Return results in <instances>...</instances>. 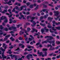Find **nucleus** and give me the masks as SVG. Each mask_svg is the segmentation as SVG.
Returning a JSON list of instances; mask_svg holds the SVG:
<instances>
[{"instance_id":"f257e3e1","label":"nucleus","mask_w":60,"mask_h":60,"mask_svg":"<svg viewBox=\"0 0 60 60\" xmlns=\"http://www.w3.org/2000/svg\"><path fill=\"white\" fill-rule=\"evenodd\" d=\"M2 51L3 52L2 54V58H6V56H4V51H5V50L4 49H3L2 48V47H1L0 49V54H1V51Z\"/></svg>"},{"instance_id":"f03ea898","label":"nucleus","mask_w":60,"mask_h":60,"mask_svg":"<svg viewBox=\"0 0 60 60\" xmlns=\"http://www.w3.org/2000/svg\"><path fill=\"white\" fill-rule=\"evenodd\" d=\"M4 19H5V20L4 21V23H7V22H8V21L7 20V18L5 16H2L1 19V20H4Z\"/></svg>"},{"instance_id":"7ed1b4c3","label":"nucleus","mask_w":60,"mask_h":60,"mask_svg":"<svg viewBox=\"0 0 60 60\" xmlns=\"http://www.w3.org/2000/svg\"><path fill=\"white\" fill-rule=\"evenodd\" d=\"M26 6L25 5L22 6L20 7V8H19V11H22L23 9V8H26Z\"/></svg>"},{"instance_id":"20e7f679","label":"nucleus","mask_w":60,"mask_h":60,"mask_svg":"<svg viewBox=\"0 0 60 60\" xmlns=\"http://www.w3.org/2000/svg\"><path fill=\"white\" fill-rule=\"evenodd\" d=\"M54 15L56 16H57V15L59 14V12L58 11H54Z\"/></svg>"},{"instance_id":"39448f33","label":"nucleus","mask_w":60,"mask_h":60,"mask_svg":"<svg viewBox=\"0 0 60 60\" xmlns=\"http://www.w3.org/2000/svg\"><path fill=\"white\" fill-rule=\"evenodd\" d=\"M30 37H31L32 38H29V41H32V40H34V38L33 37V36L31 35H30Z\"/></svg>"},{"instance_id":"423d86ee","label":"nucleus","mask_w":60,"mask_h":60,"mask_svg":"<svg viewBox=\"0 0 60 60\" xmlns=\"http://www.w3.org/2000/svg\"><path fill=\"white\" fill-rule=\"evenodd\" d=\"M53 19V18H51L50 17H48V20H49L50 22H51L52 21V19Z\"/></svg>"},{"instance_id":"0eeeda50","label":"nucleus","mask_w":60,"mask_h":60,"mask_svg":"<svg viewBox=\"0 0 60 60\" xmlns=\"http://www.w3.org/2000/svg\"><path fill=\"white\" fill-rule=\"evenodd\" d=\"M32 56H33V55L31 54H29V55H28L26 56V57L27 58V59H30V56L32 57Z\"/></svg>"},{"instance_id":"6e6552de","label":"nucleus","mask_w":60,"mask_h":60,"mask_svg":"<svg viewBox=\"0 0 60 60\" xmlns=\"http://www.w3.org/2000/svg\"><path fill=\"white\" fill-rule=\"evenodd\" d=\"M2 3L3 4H11V1L10 0H9V2L7 3V2H2Z\"/></svg>"},{"instance_id":"1a4fd4ad","label":"nucleus","mask_w":60,"mask_h":60,"mask_svg":"<svg viewBox=\"0 0 60 60\" xmlns=\"http://www.w3.org/2000/svg\"><path fill=\"white\" fill-rule=\"evenodd\" d=\"M32 23H33V25H31L32 26H35V25L36 24V22L34 21L32 22Z\"/></svg>"},{"instance_id":"9d476101","label":"nucleus","mask_w":60,"mask_h":60,"mask_svg":"<svg viewBox=\"0 0 60 60\" xmlns=\"http://www.w3.org/2000/svg\"><path fill=\"white\" fill-rule=\"evenodd\" d=\"M7 54H9V55H11L12 53V52H11V50H9L7 52Z\"/></svg>"},{"instance_id":"9b49d317","label":"nucleus","mask_w":60,"mask_h":60,"mask_svg":"<svg viewBox=\"0 0 60 60\" xmlns=\"http://www.w3.org/2000/svg\"><path fill=\"white\" fill-rule=\"evenodd\" d=\"M55 40H53L52 41H48V42H49V43H50V44H51V43H55Z\"/></svg>"},{"instance_id":"f8f14e48","label":"nucleus","mask_w":60,"mask_h":60,"mask_svg":"<svg viewBox=\"0 0 60 60\" xmlns=\"http://www.w3.org/2000/svg\"><path fill=\"white\" fill-rule=\"evenodd\" d=\"M7 12V10H4L2 12V13L3 14H4L5 12Z\"/></svg>"},{"instance_id":"ddd939ff","label":"nucleus","mask_w":60,"mask_h":60,"mask_svg":"<svg viewBox=\"0 0 60 60\" xmlns=\"http://www.w3.org/2000/svg\"><path fill=\"white\" fill-rule=\"evenodd\" d=\"M47 26L48 28H51V27H52L50 25V23H48V25Z\"/></svg>"},{"instance_id":"4468645a","label":"nucleus","mask_w":60,"mask_h":60,"mask_svg":"<svg viewBox=\"0 0 60 60\" xmlns=\"http://www.w3.org/2000/svg\"><path fill=\"white\" fill-rule=\"evenodd\" d=\"M42 34H43V32L45 31V29H42L41 30Z\"/></svg>"},{"instance_id":"2eb2a0df","label":"nucleus","mask_w":60,"mask_h":60,"mask_svg":"<svg viewBox=\"0 0 60 60\" xmlns=\"http://www.w3.org/2000/svg\"><path fill=\"white\" fill-rule=\"evenodd\" d=\"M49 39H47V41H50V40H51V39H52L53 38L51 37V36H49Z\"/></svg>"},{"instance_id":"dca6fc26","label":"nucleus","mask_w":60,"mask_h":60,"mask_svg":"<svg viewBox=\"0 0 60 60\" xmlns=\"http://www.w3.org/2000/svg\"><path fill=\"white\" fill-rule=\"evenodd\" d=\"M15 9L16 10H17L18 11H19V7L18 6H16L15 7Z\"/></svg>"},{"instance_id":"f3484780","label":"nucleus","mask_w":60,"mask_h":60,"mask_svg":"<svg viewBox=\"0 0 60 60\" xmlns=\"http://www.w3.org/2000/svg\"><path fill=\"white\" fill-rule=\"evenodd\" d=\"M3 47H4V49L5 50L6 49L7 47L6 46H5V44L3 43Z\"/></svg>"},{"instance_id":"a211bd4d","label":"nucleus","mask_w":60,"mask_h":60,"mask_svg":"<svg viewBox=\"0 0 60 60\" xmlns=\"http://www.w3.org/2000/svg\"><path fill=\"white\" fill-rule=\"evenodd\" d=\"M40 32H38V33H35V35H37V36H39V35H40Z\"/></svg>"},{"instance_id":"6ab92c4d","label":"nucleus","mask_w":60,"mask_h":60,"mask_svg":"<svg viewBox=\"0 0 60 60\" xmlns=\"http://www.w3.org/2000/svg\"><path fill=\"white\" fill-rule=\"evenodd\" d=\"M24 32H22L21 31H20V32L19 33V34L20 35H22V34H24Z\"/></svg>"},{"instance_id":"aec40b11","label":"nucleus","mask_w":60,"mask_h":60,"mask_svg":"<svg viewBox=\"0 0 60 60\" xmlns=\"http://www.w3.org/2000/svg\"><path fill=\"white\" fill-rule=\"evenodd\" d=\"M33 6H34V5H31L30 6V8H31V9H32V8H33Z\"/></svg>"},{"instance_id":"412c9836","label":"nucleus","mask_w":60,"mask_h":60,"mask_svg":"<svg viewBox=\"0 0 60 60\" xmlns=\"http://www.w3.org/2000/svg\"><path fill=\"white\" fill-rule=\"evenodd\" d=\"M10 39L12 41H13L15 40V39H14V38H13L12 37H11L10 38Z\"/></svg>"},{"instance_id":"4be33fe9","label":"nucleus","mask_w":60,"mask_h":60,"mask_svg":"<svg viewBox=\"0 0 60 60\" xmlns=\"http://www.w3.org/2000/svg\"><path fill=\"white\" fill-rule=\"evenodd\" d=\"M52 29V30H53L55 31H56V29H54L55 28V27H52L51 28Z\"/></svg>"},{"instance_id":"5701e85b","label":"nucleus","mask_w":60,"mask_h":60,"mask_svg":"<svg viewBox=\"0 0 60 60\" xmlns=\"http://www.w3.org/2000/svg\"><path fill=\"white\" fill-rule=\"evenodd\" d=\"M12 20L11 19H9V21H10V22H9V23L10 24H11V23H12Z\"/></svg>"},{"instance_id":"b1692460","label":"nucleus","mask_w":60,"mask_h":60,"mask_svg":"<svg viewBox=\"0 0 60 60\" xmlns=\"http://www.w3.org/2000/svg\"><path fill=\"white\" fill-rule=\"evenodd\" d=\"M40 24L42 26H45V24H42L41 23H40Z\"/></svg>"},{"instance_id":"393cba45","label":"nucleus","mask_w":60,"mask_h":60,"mask_svg":"<svg viewBox=\"0 0 60 60\" xmlns=\"http://www.w3.org/2000/svg\"><path fill=\"white\" fill-rule=\"evenodd\" d=\"M49 31L51 33H54L55 32L51 30V29H50L49 30Z\"/></svg>"},{"instance_id":"a878e982","label":"nucleus","mask_w":60,"mask_h":60,"mask_svg":"<svg viewBox=\"0 0 60 60\" xmlns=\"http://www.w3.org/2000/svg\"><path fill=\"white\" fill-rule=\"evenodd\" d=\"M48 10L47 9H44L42 10V11L43 12H45V11H48Z\"/></svg>"},{"instance_id":"bb28decb","label":"nucleus","mask_w":60,"mask_h":60,"mask_svg":"<svg viewBox=\"0 0 60 60\" xmlns=\"http://www.w3.org/2000/svg\"><path fill=\"white\" fill-rule=\"evenodd\" d=\"M22 31H25V33H28V32L27 31H26V29H23L22 30Z\"/></svg>"},{"instance_id":"cd10ccee","label":"nucleus","mask_w":60,"mask_h":60,"mask_svg":"<svg viewBox=\"0 0 60 60\" xmlns=\"http://www.w3.org/2000/svg\"><path fill=\"white\" fill-rule=\"evenodd\" d=\"M16 56V55H13V56H11V58L12 59H13V57H15Z\"/></svg>"},{"instance_id":"c85d7f7f","label":"nucleus","mask_w":60,"mask_h":60,"mask_svg":"<svg viewBox=\"0 0 60 60\" xmlns=\"http://www.w3.org/2000/svg\"><path fill=\"white\" fill-rule=\"evenodd\" d=\"M30 19H32V20H34L35 19V17H31L30 18Z\"/></svg>"},{"instance_id":"c756f323","label":"nucleus","mask_w":60,"mask_h":60,"mask_svg":"<svg viewBox=\"0 0 60 60\" xmlns=\"http://www.w3.org/2000/svg\"><path fill=\"white\" fill-rule=\"evenodd\" d=\"M49 47H50L51 48H52V46H51V45H48L47 47L48 48H49Z\"/></svg>"},{"instance_id":"7c9ffc66","label":"nucleus","mask_w":60,"mask_h":60,"mask_svg":"<svg viewBox=\"0 0 60 60\" xmlns=\"http://www.w3.org/2000/svg\"><path fill=\"white\" fill-rule=\"evenodd\" d=\"M43 51H47V50H48V49L45 48H43Z\"/></svg>"},{"instance_id":"2f4dec72","label":"nucleus","mask_w":60,"mask_h":60,"mask_svg":"<svg viewBox=\"0 0 60 60\" xmlns=\"http://www.w3.org/2000/svg\"><path fill=\"white\" fill-rule=\"evenodd\" d=\"M31 30V29L29 28H27V31L28 32H29L30 31V30Z\"/></svg>"},{"instance_id":"473e14b6","label":"nucleus","mask_w":60,"mask_h":60,"mask_svg":"<svg viewBox=\"0 0 60 60\" xmlns=\"http://www.w3.org/2000/svg\"><path fill=\"white\" fill-rule=\"evenodd\" d=\"M31 18V16H30V15H28V16L27 17V19H29V18Z\"/></svg>"},{"instance_id":"72a5a7b5","label":"nucleus","mask_w":60,"mask_h":60,"mask_svg":"<svg viewBox=\"0 0 60 60\" xmlns=\"http://www.w3.org/2000/svg\"><path fill=\"white\" fill-rule=\"evenodd\" d=\"M9 30H11L12 29V27H9L8 28Z\"/></svg>"},{"instance_id":"f704fd0d","label":"nucleus","mask_w":60,"mask_h":60,"mask_svg":"<svg viewBox=\"0 0 60 60\" xmlns=\"http://www.w3.org/2000/svg\"><path fill=\"white\" fill-rule=\"evenodd\" d=\"M9 49H13V45H11V47H9Z\"/></svg>"},{"instance_id":"c9c22d12","label":"nucleus","mask_w":60,"mask_h":60,"mask_svg":"<svg viewBox=\"0 0 60 60\" xmlns=\"http://www.w3.org/2000/svg\"><path fill=\"white\" fill-rule=\"evenodd\" d=\"M0 29H3V27L2 25H0Z\"/></svg>"},{"instance_id":"e433bc0d","label":"nucleus","mask_w":60,"mask_h":60,"mask_svg":"<svg viewBox=\"0 0 60 60\" xmlns=\"http://www.w3.org/2000/svg\"><path fill=\"white\" fill-rule=\"evenodd\" d=\"M4 30L6 31H8V28H5L4 29Z\"/></svg>"},{"instance_id":"4c0bfd02","label":"nucleus","mask_w":60,"mask_h":60,"mask_svg":"<svg viewBox=\"0 0 60 60\" xmlns=\"http://www.w3.org/2000/svg\"><path fill=\"white\" fill-rule=\"evenodd\" d=\"M30 14V12L29 11L27 12L26 13V15H29Z\"/></svg>"},{"instance_id":"58836bf2","label":"nucleus","mask_w":60,"mask_h":60,"mask_svg":"<svg viewBox=\"0 0 60 60\" xmlns=\"http://www.w3.org/2000/svg\"><path fill=\"white\" fill-rule=\"evenodd\" d=\"M53 54H54V53L53 52L52 53L50 54L49 55V56H52Z\"/></svg>"},{"instance_id":"ea45409f","label":"nucleus","mask_w":60,"mask_h":60,"mask_svg":"<svg viewBox=\"0 0 60 60\" xmlns=\"http://www.w3.org/2000/svg\"><path fill=\"white\" fill-rule=\"evenodd\" d=\"M26 4L27 6H29V5L30 4V3L28 2L26 3Z\"/></svg>"},{"instance_id":"a19ab883","label":"nucleus","mask_w":60,"mask_h":60,"mask_svg":"<svg viewBox=\"0 0 60 60\" xmlns=\"http://www.w3.org/2000/svg\"><path fill=\"white\" fill-rule=\"evenodd\" d=\"M45 30L46 32H49V29H45Z\"/></svg>"},{"instance_id":"79ce46f5","label":"nucleus","mask_w":60,"mask_h":60,"mask_svg":"<svg viewBox=\"0 0 60 60\" xmlns=\"http://www.w3.org/2000/svg\"><path fill=\"white\" fill-rule=\"evenodd\" d=\"M15 8H14L13 10H12V12H15L16 11V10H15Z\"/></svg>"},{"instance_id":"37998d69","label":"nucleus","mask_w":60,"mask_h":60,"mask_svg":"<svg viewBox=\"0 0 60 60\" xmlns=\"http://www.w3.org/2000/svg\"><path fill=\"white\" fill-rule=\"evenodd\" d=\"M56 28L58 30H60V27H56Z\"/></svg>"},{"instance_id":"c03bdc74","label":"nucleus","mask_w":60,"mask_h":60,"mask_svg":"<svg viewBox=\"0 0 60 60\" xmlns=\"http://www.w3.org/2000/svg\"><path fill=\"white\" fill-rule=\"evenodd\" d=\"M56 43L57 44H59L60 43V42L59 41H56Z\"/></svg>"},{"instance_id":"a18cd8bd","label":"nucleus","mask_w":60,"mask_h":60,"mask_svg":"<svg viewBox=\"0 0 60 60\" xmlns=\"http://www.w3.org/2000/svg\"><path fill=\"white\" fill-rule=\"evenodd\" d=\"M33 49H28L27 50L28 51H31Z\"/></svg>"},{"instance_id":"49530a36","label":"nucleus","mask_w":60,"mask_h":60,"mask_svg":"<svg viewBox=\"0 0 60 60\" xmlns=\"http://www.w3.org/2000/svg\"><path fill=\"white\" fill-rule=\"evenodd\" d=\"M45 60H51V59L50 58H48L47 59H45Z\"/></svg>"},{"instance_id":"de8ad7c7","label":"nucleus","mask_w":60,"mask_h":60,"mask_svg":"<svg viewBox=\"0 0 60 60\" xmlns=\"http://www.w3.org/2000/svg\"><path fill=\"white\" fill-rule=\"evenodd\" d=\"M14 53L15 54H19V53H18L17 52H14Z\"/></svg>"},{"instance_id":"09e8293b","label":"nucleus","mask_w":60,"mask_h":60,"mask_svg":"<svg viewBox=\"0 0 60 60\" xmlns=\"http://www.w3.org/2000/svg\"><path fill=\"white\" fill-rule=\"evenodd\" d=\"M40 44H41V43H38L36 44V45H37V46H39V45H40Z\"/></svg>"},{"instance_id":"8fccbe9b","label":"nucleus","mask_w":60,"mask_h":60,"mask_svg":"<svg viewBox=\"0 0 60 60\" xmlns=\"http://www.w3.org/2000/svg\"><path fill=\"white\" fill-rule=\"evenodd\" d=\"M10 36V35H8L5 36V38H6L7 37V38H8V37H9Z\"/></svg>"},{"instance_id":"3c124183","label":"nucleus","mask_w":60,"mask_h":60,"mask_svg":"<svg viewBox=\"0 0 60 60\" xmlns=\"http://www.w3.org/2000/svg\"><path fill=\"white\" fill-rule=\"evenodd\" d=\"M49 37H50L49 36H46L45 37V39H46V38H49Z\"/></svg>"},{"instance_id":"603ef678","label":"nucleus","mask_w":60,"mask_h":60,"mask_svg":"<svg viewBox=\"0 0 60 60\" xmlns=\"http://www.w3.org/2000/svg\"><path fill=\"white\" fill-rule=\"evenodd\" d=\"M16 22H17V21L16 20H14L13 21H12V22H13L14 23H15Z\"/></svg>"},{"instance_id":"864d4df0","label":"nucleus","mask_w":60,"mask_h":60,"mask_svg":"<svg viewBox=\"0 0 60 60\" xmlns=\"http://www.w3.org/2000/svg\"><path fill=\"white\" fill-rule=\"evenodd\" d=\"M42 52H41L39 54L40 56H42Z\"/></svg>"},{"instance_id":"5fc2aeb1","label":"nucleus","mask_w":60,"mask_h":60,"mask_svg":"<svg viewBox=\"0 0 60 60\" xmlns=\"http://www.w3.org/2000/svg\"><path fill=\"white\" fill-rule=\"evenodd\" d=\"M47 53L46 52H45V56H47Z\"/></svg>"},{"instance_id":"6e6d98bb","label":"nucleus","mask_w":60,"mask_h":60,"mask_svg":"<svg viewBox=\"0 0 60 60\" xmlns=\"http://www.w3.org/2000/svg\"><path fill=\"white\" fill-rule=\"evenodd\" d=\"M21 26L22 25H17V28H19V27L20 26Z\"/></svg>"},{"instance_id":"4d7b16f0","label":"nucleus","mask_w":60,"mask_h":60,"mask_svg":"<svg viewBox=\"0 0 60 60\" xmlns=\"http://www.w3.org/2000/svg\"><path fill=\"white\" fill-rule=\"evenodd\" d=\"M8 39V38H6L4 39V41H6V40H7Z\"/></svg>"},{"instance_id":"13d9d810","label":"nucleus","mask_w":60,"mask_h":60,"mask_svg":"<svg viewBox=\"0 0 60 60\" xmlns=\"http://www.w3.org/2000/svg\"><path fill=\"white\" fill-rule=\"evenodd\" d=\"M43 5V7H45L46 8V7H47V6L46 5Z\"/></svg>"},{"instance_id":"bf43d9fd","label":"nucleus","mask_w":60,"mask_h":60,"mask_svg":"<svg viewBox=\"0 0 60 60\" xmlns=\"http://www.w3.org/2000/svg\"><path fill=\"white\" fill-rule=\"evenodd\" d=\"M22 38L20 37L19 38V39L20 40H22Z\"/></svg>"},{"instance_id":"052dcab7","label":"nucleus","mask_w":60,"mask_h":60,"mask_svg":"<svg viewBox=\"0 0 60 60\" xmlns=\"http://www.w3.org/2000/svg\"><path fill=\"white\" fill-rule=\"evenodd\" d=\"M12 29H16L17 28H16V27H12Z\"/></svg>"},{"instance_id":"680f3d73","label":"nucleus","mask_w":60,"mask_h":60,"mask_svg":"<svg viewBox=\"0 0 60 60\" xmlns=\"http://www.w3.org/2000/svg\"><path fill=\"white\" fill-rule=\"evenodd\" d=\"M44 18L46 19H47V15H45L44 16H43Z\"/></svg>"},{"instance_id":"e2e57ef3","label":"nucleus","mask_w":60,"mask_h":60,"mask_svg":"<svg viewBox=\"0 0 60 60\" xmlns=\"http://www.w3.org/2000/svg\"><path fill=\"white\" fill-rule=\"evenodd\" d=\"M53 49H54V48H50V50H53Z\"/></svg>"},{"instance_id":"0e129e2a","label":"nucleus","mask_w":60,"mask_h":60,"mask_svg":"<svg viewBox=\"0 0 60 60\" xmlns=\"http://www.w3.org/2000/svg\"><path fill=\"white\" fill-rule=\"evenodd\" d=\"M12 15H9L8 16L9 18H11V17H12Z\"/></svg>"},{"instance_id":"69168bd1","label":"nucleus","mask_w":60,"mask_h":60,"mask_svg":"<svg viewBox=\"0 0 60 60\" xmlns=\"http://www.w3.org/2000/svg\"><path fill=\"white\" fill-rule=\"evenodd\" d=\"M37 2H38V3H41V1L40 0H38V1Z\"/></svg>"},{"instance_id":"338daca9","label":"nucleus","mask_w":60,"mask_h":60,"mask_svg":"<svg viewBox=\"0 0 60 60\" xmlns=\"http://www.w3.org/2000/svg\"><path fill=\"white\" fill-rule=\"evenodd\" d=\"M22 13H23V14H26V13L24 11H23L22 12Z\"/></svg>"},{"instance_id":"774afa93","label":"nucleus","mask_w":60,"mask_h":60,"mask_svg":"<svg viewBox=\"0 0 60 60\" xmlns=\"http://www.w3.org/2000/svg\"><path fill=\"white\" fill-rule=\"evenodd\" d=\"M22 57H21V58H19L18 59V60H22Z\"/></svg>"}]
</instances>
